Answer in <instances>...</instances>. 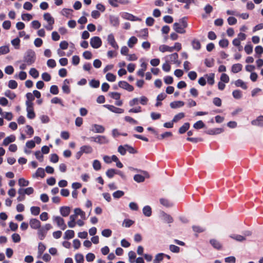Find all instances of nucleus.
<instances>
[{
	"instance_id": "nucleus-1",
	"label": "nucleus",
	"mask_w": 263,
	"mask_h": 263,
	"mask_svg": "<svg viewBox=\"0 0 263 263\" xmlns=\"http://www.w3.org/2000/svg\"><path fill=\"white\" fill-rule=\"evenodd\" d=\"M35 60V53L32 50H28L24 56V62L28 65L32 64Z\"/></svg>"
},
{
	"instance_id": "nucleus-2",
	"label": "nucleus",
	"mask_w": 263,
	"mask_h": 263,
	"mask_svg": "<svg viewBox=\"0 0 263 263\" xmlns=\"http://www.w3.org/2000/svg\"><path fill=\"white\" fill-rule=\"evenodd\" d=\"M165 60L169 63H173L179 66L180 62L178 60V55L177 53H174L165 57Z\"/></svg>"
},
{
	"instance_id": "nucleus-3",
	"label": "nucleus",
	"mask_w": 263,
	"mask_h": 263,
	"mask_svg": "<svg viewBox=\"0 0 263 263\" xmlns=\"http://www.w3.org/2000/svg\"><path fill=\"white\" fill-rule=\"evenodd\" d=\"M90 44L93 48L97 49L101 47L102 41L98 36H94L90 39Z\"/></svg>"
},
{
	"instance_id": "nucleus-4",
	"label": "nucleus",
	"mask_w": 263,
	"mask_h": 263,
	"mask_svg": "<svg viewBox=\"0 0 263 263\" xmlns=\"http://www.w3.org/2000/svg\"><path fill=\"white\" fill-rule=\"evenodd\" d=\"M143 175L137 174L134 177V179L137 182H142L145 180V178L149 177V175L147 172L141 171Z\"/></svg>"
},
{
	"instance_id": "nucleus-5",
	"label": "nucleus",
	"mask_w": 263,
	"mask_h": 263,
	"mask_svg": "<svg viewBox=\"0 0 263 263\" xmlns=\"http://www.w3.org/2000/svg\"><path fill=\"white\" fill-rule=\"evenodd\" d=\"M53 221L57 223V226L62 230H64L66 228V225L65 223L64 220L60 216H55L53 218Z\"/></svg>"
},
{
	"instance_id": "nucleus-6",
	"label": "nucleus",
	"mask_w": 263,
	"mask_h": 263,
	"mask_svg": "<svg viewBox=\"0 0 263 263\" xmlns=\"http://www.w3.org/2000/svg\"><path fill=\"white\" fill-rule=\"evenodd\" d=\"M104 106L105 107H106V108H107L110 111H111V112L116 113V114H122L124 112L123 109L120 108H118L117 107H115L114 105L106 104V105H104Z\"/></svg>"
},
{
	"instance_id": "nucleus-7",
	"label": "nucleus",
	"mask_w": 263,
	"mask_h": 263,
	"mask_svg": "<svg viewBox=\"0 0 263 263\" xmlns=\"http://www.w3.org/2000/svg\"><path fill=\"white\" fill-rule=\"evenodd\" d=\"M107 40L108 44H109L112 48H114L115 49H118L119 48V46L115 41L113 34H109L107 36Z\"/></svg>"
},
{
	"instance_id": "nucleus-8",
	"label": "nucleus",
	"mask_w": 263,
	"mask_h": 263,
	"mask_svg": "<svg viewBox=\"0 0 263 263\" xmlns=\"http://www.w3.org/2000/svg\"><path fill=\"white\" fill-rule=\"evenodd\" d=\"M118 84L120 87L127 90L129 92L133 91L134 89V87L126 81H120Z\"/></svg>"
},
{
	"instance_id": "nucleus-9",
	"label": "nucleus",
	"mask_w": 263,
	"mask_h": 263,
	"mask_svg": "<svg viewBox=\"0 0 263 263\" xmlns=\"http://www.w3.org/2000/svg\"><path fill=\"white\" fill-rule=\"evenodd\" d=\"M90 130L95 133H103L105 131V128L101 125L95 124L91 126Z\"/></svg>"
},
{
	"instance_id": "nucleus-10",
	"label": "nucleus",
	"mask_w": 263,
	"mask_h": 263,
	"mask_svg": "<svg viewBox=\"0 0 263 263\" xmlns=\"http://www.w3.org/2000/svg\"><path fill=\"white\" fill-rule=\"evenodd\" d=\"M30 227L33 229H39L41 227L40 221L35 218H32L29 221Z\"/></svg>"
},
{
	"instance_id": "nucleus-11",
	"label": "nucleus",
	"mask_w": 263,
	"mask_h": 263,
	"mask_svg": "<svg viewBox=\"0 0 263 263\" xmlns=\"http://www.w3.org/2000/svg\"><path fill=\"white\" fill-rule=\"evenodd\" d=\"M96 143L100 144H107L109 142L108 139L104 136L98 135L96 136Z\"/></svg>"
},
{
	"instance_id": "nucleus-12",
	"label": "nucleus",
	"mask_w": 263,
	"mask_h": 263,
	"mask_svg": "<svg viewBox=\"0 0 263 263\" xmlns=\"http://www.w3.org/2000/svg\"><path fill=\"white\" fill-rule=\"evenodd\" d=\"M92 152V148L89 145H83L81 147L79 154L82 155L83 153L90 154Z\"/></svg>"
},
{
	"instance_id": "nucleus-13",
	"label": "nucleus",
	"mask_w": 263,
	"mask_h": 263,
	"mask_svg": "<svg viewBox=\"0 0 263 263\" xmlns=\"http://www.w3.org/2000/svg\"><path fill=\"white\" fill-rule=\"evenodd\" d=\"M77 215L76 213L71 215L69 217L70 220L68 222V226L70 228H73L76 226V220L77 218Z\"/></svg>"
},
{
	"instance_id": "nucleus-14",
	"label": "nucleus",
	"mask_w": 263,
	"mask_h": 263,
	"mask_svg": "<svg viewBox=\"0 0 263 263\" xmlns=\"http://www.w3.org/2000/svg\"><path fill=\"white\" fill-rule=\"evenodd\" d=\"M173 28L174 30L177 33L183 34L185 32V30H184L185 28H183L180 24L178 23H175L173 25Z\"/></svg>"
},
{
	"instance_id": "nucleus-15",
	"label": "nucleus",
	"mask_w": 263,
	"mask_h": 263,
	"mask_svg": "<svg viewBox=\"0 0 263 263\" xmlns=\"http://www.w3.org/2000/svg\"><path fill=\"white\" fill-rule=\"evenodd\" d=\"M27 106V116L29 119H32L35 117V113L33 111V105H26Z\"/></svg>"
},
{
	"instance_id": "nucleus-16",
	"label": "nucleus",
	"mask_w": 263,
	"mask_h": 263,
	"mask_svg": "<svg viewBox=\"0 0 263 263\" xmlns=\"http://www.w3.org/2000/svg\"><path fill=\"white\" fill-rule=\"evenodd\" d=\"M184 103L182 101H176L170 103V107L173 109L180 108L184 106Z\"/></svg>"
},
{
	"instance_id": "nucleus-17",
	"label": "nucleus",
	"mask_w": 263,
	"mask_h": 263,
	"mask_svg": "<svg viewBox=\"0 0 263 263\" xmlns=\"http://www.w3.org/2000/svg\"><path fill=\"white\" fill-rule=\"evenodd\" d=\"M159 200L160 203L166 208H170L173 205V203L167 199L162 198Z\"/></svg>"
},
{
	"instance_id": "nucleus-18",
	"label": "nucleus",
	"mask_w": 263,
	"mask_h": 263,
	"mask_svg": "<svg viewBox=\"0 0 263 263\" xmlns=\"http://www.w3.org/2000/svg\"><path fill=\"white\" fill-rule=\"evenodd\" d=\"M15 137L14 135H10L8 137H7L6 138L4 139L3 145L5 146L8 145L9 143L13 142L15 141Z\"/></svg>"
},
{
	"instance_id": "nucleus-19",
	"label": "nucleus",
	"mask_w": 263,
	"mask_h": 263,
	"mask_svg": "<svg viewBox=\"0 0 263 263\" xmlns=\"http://www.w3.org/2000/svg\"><path fill=\"white\" fill-rule=\"evenodd\" d=\"M70 213V208L69 206H62L60 209V213L64 217L68 216Z\"/></svg>"
},
{
	"instance_id": "nucleus-20",
	"label": "nucleus",
	"mask_w": 263,
	"mask_h": 263,
	"mask_svg": "<svg viewBox=\"0 0 263 263\" xmlns=\"http://www.w3.org/2000/svg\"><path fill=\"white\" fill-rule=\"evenodd\" d=\"M26 96L27 99V100L26 102V105H30H30H33V104L32 101L34 99V97L33 95V94L30 92H28L26 94Z\"/></svg>"
},
{
	"instance_id": "nucleus-21",
	"label": "nucleus",
	"mask_w": 263,
	"mask_h": 263,
	"mask_svg": "<svg viewBox=\"0 0 263 263\" xmlns=\"http://www.w3.org/2000/svg\"><path fill=\"white\" fill-rule=\"evenodd\" d=\"M45 176L44 170L41 167L38 168L35 174L32 175L33 178L40 177L43 178Z\"/></svg>"
},
{
	"instance_id": "nucleus-22",
	"label": "nucleus",
	"mask_w": 263,
	"mask_h": 263,
	"mask_svg": "<svg viewBox=\"0 0 263 263\" xmlns=\"http://www.w3.org/2000/svg\"><path fill=\"white\" fill-rule=\"evenodd\" d=\"M159 50L161 52H164L166 51L172 52H173V48L166 45H160L159 47Z\"/></svg>"
},
{
	"instance_id": "nucleus-23",
	"label": "nucleus",
	"mask_w": 263,
	"mask_h": 263,
	"mask_svg": "<svg viewBox=\"0 0 263 263\" xmlns=\"http://www.w3.org/2000/svg\"><path fill=\"white\" fill-rule=\"evenodd\" d=\"M69 83V81L68 80L66 79L64 81L63 85L62 86V90L64 92L66 93H69L70 92V89L68 86V84Z\"/></svg>"
},
{
	"instance_id": "nucleus-24",
	"label": "nucleus",
	"mask_w": 263,
	"mask_h": 263,
	"mask_svg": "<svg viewBox=\"0 0 263 263\" xmlns=\"http://www.w3.org/2000/svg\"><path fill=\"white\" fill-rule=\"evenodd\" d=\"M142 212L145 216L150 217L152 215V209L149 205L144 206Z\"/></svg>"
},
{
	"instance_id": "nucleus-25",
	"label": "nucleus",
	"mask_w": 263,
	"mask_h": 263,
	"mask_svg": "<svg viewBox=\"0 0 263 263\" xmlns=\"http://www.w3.org/2000/svg\"><path fill=\"white\" fill-rule=\"evenodd\" d=\"M210 243L211 245L215 249L219 250L221 248L222 246L219 242V241H218L216 239H212L210 240Z\"/></svg>"
},
{
	"instance_id": "nucleus-26",
	"label": "nucleus",
	"mask_w": 263,
	"mask_h": 263,
	"mask_svg": "<svg viewBox=\"0 0 263 263\" xmlns=\"http://www.w3.org/2000/svg\"><path fill=\"white\" fill-rule=\"evenodd\" d=\"M74 236V232L73 230H67L64 233V238L65 239H71Z\"/></svg>"
},
{
	"instance_id": "nucleus-27",
	"label": "nucleus",
	"mask_w": 263,
	"mask_h": 263,
	"mask_svg": "<svg viewBox=\"0 0 263 263\" xmlns=\"http://www.w3.org/2000/svg\"><path fill=\"white\" fill-rule=\"evenodd\" d=\"M204 77L207 79V82L210 85H212L214 84L215 74L214 73H210L209 74H205L204 76Z\"/></svg>"
},
{
	"instance_id": "nucleus-28",
	"label": "nucleus",
	"mask_w": 263,
	"mask_h": 263,
	"mask_svg": "<svg viewBox=\"0 0 263 263\" xmlns=\"http://www.w3.org/2000/svg\"><path fill=\"white\" fill-rule=\"evenodd\" d=\"M230 237L232 239H235V240L239 242H241L246 240L245 236L240 235L233 234L231 235Z\"/></svg>"
},
{
	"instance_id": "nucleus-29",
	"label": "nucleus",
	"mask_w": 263,
	"mask_h": 263,
	"mask_svg": "<svg viewBox=\"0 0 263 263\" xmlns=\"http://www.w3.org/2000/svg\"><path fill=\"white\" fill-rule=\"evenodd\" d=\"M44 19L48 22V24H54V18L51 16L50 13H45L43 15Z\"/></svg>"
},
{
	"instance_id": "nucleus-30",
	"label": "nucleus",
	"mask_w": 263,
	"mask_h": 263,
	"mask_svg": "<svg viewBox=\"0 0 263 263\" xmlns=\"http://www.w3.org/2000/svg\"><path fill=\"white\" fill-rule=\"evenodd\" d=\"M223 132V129L221 128H216L210 129L207 132L209 135H217Z\"/></svg>"
},
{
	"instance_id": "nucleus-31",
	"label": "nucleus",
	"mask_w": 263,
	"mask_h": 263,
	"mask_svg": "<svg viewBox=\"0 0 263 263\" xmlns=\"http://www.w3.org/2000/svg\"><path fill=\"white\" fill-rule=\"evenodd\" d=\"M242 66L241 64L238 63L232 65V71L233 73H237L242 70Z\"/></svg>"
},
{
	"instance_id": "nucleus-32",
	"label": "nucleus",
	"mask_w": 263,
	"mask_h": 263,
	"mask_svg": "<svg viewBox=\"0 0 263 263\" xmlns=\"http://www.w3.org/2000/svg\"><path fill=\"white\" fill-rule=\"evenodd\" d=\"M74 213H76L77 216L80 215L83 219L85 220L86 219L85 213L81 209L76 208L74 210Z\"/></svg>"
},
{
	"instance_id": "nucleus-33",
	"label": "nucleus",
	"mask_w": 263,
	"mask_h": 263,
	"mask_svg": "<svg viewBox=\"0 0 263 263\" xmlns=\"http://www.w3.org/2000/svg\"><path fill=\"white\" fill-rule=\"evenodd\" d=\"M109 20L111 24L114 26H118L119 24V20L118 17L116 16H110Z\"/></svg>"
},
{
	"instance_id": "nucleus-34",
	"label": "nucleus",
	"mask_w": 263,
	"mask_h": 263,
	"mask_svg": "<svg viewBox=\"0 0 263 263\" xmlns=\"http://www.w3.org/2000/svg\"><path fill=\"white\" fill-rule=\"evenodd\" d=\"M138 42L137 39L135 36H132L128 40L127 45L129 48H133Z\"/></svg>"
},
{
	"instance_id": "nucleus-35",
	"label": "nucleus",
	"mask_w": 263,
	"mask_h": 263,
	"mask_svg": "<svg viewBox=\"0 0 263 263\" xmlns=\"http://www.w3.org/2000/svg\"><path fill=\"white\" fill-rule=\"evenodd\" d=\"M263 116L259 117L256 120H253L252 124L256 126H262L263 125Z\"/></svg>"
},
{
	"instance_id": "nucleus-36",
	"label": "nucleus",
	"mask_w": 263,
	"mask_h": 263,
	"mask_svg": "<svg viewBox=\"0 0 263 263\" xmlns=\"http://www.w3.org/2000/svg\"><path fill=\"white\" fill-rule=\"evenodd\" d=\"M235 85L237 87H240L244 89H247V86L241 80L238 79L235 82Z\"/></svg>"
},
{
	"instance_id": "nucleus-37",
	"label": "nucleus",
	"mask_w": 263,
	"mask_h": 263,
	"mask_svg": "<svg viewBox=\"0 0 263 263\" xmlns=\"http://www.w3.org/2000/svg\"><path fill=\"white\" fill-rule=\"evenodd\" d=\"M47 232L43 228H39L37 231V235L40 240L44 239L46 235Z\"/></svg>"
},
{
	"instance_id": "nucleus-38",
	"label": "nucleus",
	"mask_w": 263,
	"mask_h": 263,
	"mask_svg": "<svg viewBox=\"0 0 263 263\" xmlns=\"http://www.w3.org/2000/svg\"><path fill=\"white\" fill-rule=\"evenodd\" d=\"M190 127L189 123H185L179 129V133L181 134L184 133Z\"/></svg>"
},
{
	"instance_id": "nucleus-39",
	"label": "nucleus",
	"mask_w": 263,
	"mask_h": 263,
	"mask_svg": "<svg viewBox=\"0 0 263 263\" xmlns=\"http://www.w3.org/2000/svg\"><path fill=\"white\" fill-rule=\"evenodd\" d=\"M192 45L193 48L195 50H199L201 48V44L200 42L196 39L193 40L192 42Z\"/></svg>"
},
{
	"instance_id": "nucleus-40",
	"label": "nucleus",
	"mask_w": 263,
	"mask_h": 263,
	"mask_svg": "<svg viewBox=\"0 0 263 263\" xmlns=\"http://www.w3.org/2000/svg\"><path fill=\"white\" fill-rule=\"evenodd\" d=\"M18 183L20 186L23 187L28 186L29 184V182L24 178H21L18 179Z\"/></svg>"
},
{
	"instance_id": "nucleus-41",
	"label": "nucleus",
	"mask_w": 263,
	"mask_h": 263,
	"mask_svg": "<svg viewBox=\"0 0 263 263\" xmlns=\"http://www.w3.org/2000/svg\"><path fill=\"white\" fill-rule=\"evenodd\" d=\"M92 167L96 171H99L101 168V164L98 160H95L92 163Z\"/></svg>"
},
{
	"instance_id": "nucleus-42",
	"label": "nucleus",
	"mask_w": 263,
	"mask_h": 263,
	"mask_svg": "<svg viewBox=\"0 0 263 263\" xmlns=\"http://www.w3.org/2000/svg\"><path fill=\"white\" fill-rule=\"evenodd\" d=\"M184 116H185V115L183 112H180L174 116V117L172 120V122H177L179 120L183 118L184 117Z\"/></svg>"
},
{
	"instance_id": "nucleus-43",
	"label": "nucleus",
	"mask_w": 263,
	"mask_h": 263,
	"mask_svg": "<svg viewBox=\"0 0 263 263\" xmlns=\"http://www.w3.org/2000/svg\"><path fill=\"white\" fill-rule=\"evenodd\" d=\"M172 136V134L171 132H166L160 135H158V134L157 135V137L159 139H165V138H166L168 137H170Z\"/></svg>"
},
{
	"instance_id": "nucleus-44",
	"label": "nucleus",
	"mask_w": 263,
	"mask_h": 263,
	"mask_svg": "<svg viewBox=\"0 0 263 263\" xmlns=\"http://www.w3.org/2000/svg\"><path fill=\"white\" fill-rule=\"evenodd\" d=\"M29 74L33 78H37L39 76L38 71L34 68H31L29 71Z\"/></svg>"
},
{
	"instance_id": "nucleus-45",
	"label": "nucleus",
	"mask_w": 263,
	"mask_h": 263,
	"mask_svg": "<svg viewBox=\"0 0 263 263\" xmlns=\"http://www.w3.org/2000/svg\"><path fill=\"white\" fill-rule=\"evenodd\" d=\"M74 259L77 263H84V257L81 254H77Z\"/></svg>"
},
{
	"instance_id": "nucleus-46",
	"label": "nucleus",
	"mask_w": 263,
	"mask_h": 263,
	"mask_svg": "<svg viewBox=\"0 0 263 263\" xmlns=\"http://www.w3.org/2000/svg\"><path fill=\"white\" fill-rule=\"evenodd\" d=\"M72 12L73 10L72 9L64 8L62 10L61 13L62 15L68 17L72 14Z\"/></svg>"
},
{
	"instance_id": "nucleus-47",
	"label": "nucleus",
	"mask_w": 263,
	"mask_h": 263,
	"mask_svg": "<svg viewBox=\"0 0 263 263\" xmlns=\"http://www.w3.org/2000/svg\"><path fill=\"white\" fill-rule=\"evenodd\" d=\"M30 211L32 215L36 216L40 214V208L39 206H32L30 208Z\"/></svg>"
},
{
	"instance_id": "nucleus-48",
	"label": "nucleus",
	"mask_w": 263,
	"mask_h": 263,
	"mask_svg": "<svg viewBox=\"0 0 263 263\" xmlns=\"http://www.w3.org/2000/svg\"><path fill=\"white\" fill-rule=\"evenodd\" d=\"M116 173L117 171L116 170L110 168L106 171V174L108 177L111 178H112L115 174H116Z\"/></svg>"
},
{
	"instance_id": "nucleus-49",
	"label": "nucleus",
	"mask_w": 263,
	"mask_h": 263,
	"mask_svg": "<svg viewBox=\"0 0 263 263\" xmlns=\"http://www.w3.org/2000/svg\"><path fill=\"white\" fill-rule=\"evenodd\" d=\"M5 95L11 100H13L16 97V95L9 90L5 92Z\"/></svg>"
},
{
	"instance_id": "nucleus-50",
	"label": "nucleus",
	"mask_w": 263,
	"mask_h": 263,
	"mask_svg": "<svg viewBox=\"0 0 263 263\" xmlns=\"http://www.w3.org/2000/svg\"><path fill=\"white\" fill-rule=\"evenodd\" d=\"M193 127L197 129H200L204 127V124L202 121L199 120L194 124Z\"/></svg>"
},
{
	"instance_id": "nucleus-51",
	"label": "nucleus",
	"mask_w": 263,
	"mask_h": 263,
	"mask_svg": "<svg viewBox=\"0 0 263 263\" xmlns=\"http://www.w3.org/2000/svg\"><path fill=\"white\" fill-rule=\"evenodd\" d=\"M233 96L235 99H239L242 97L241 91L239 90H235L233 91Z\"/></svg>"
},
{
	"instance_id": "nucleus-52",
	"label": "nucleus",
	"mask_w": 263,
	"mask_h": 263,
	"mask_svg": "<svg viewBox=\"0 0 263 263\" xmlns=\"http://www.w3.org/2000/svg\"><path fill=\"white\" fill-rule=\"evenodd\" d=\"M106 79L109 82H114L116 81V76L111 73H107L106 75Z\"/></svg>"
},
{
	"instance_id": "nucleus-53",
	"label": "nucleus",
	"mask_w": 263,
	"mask_h": 263,
	"mask_svg": "<svg viewBox=\"0 0 263 263\" xmlns=\"http://www.w3.org/2000/svg\"><path fill=\"white\" fill-rule=\"evenodd\" d=\"M128 257H129V260L130 263H133L134 262V260L136 257V255L135 252L134 251H129L128 252Z\"/></svg>"
},
{
	"instance_id": "nucleus-54",
	"label": "nucleus",
	"mask_w": 263,
	"mask_h": 263,
	"mask_svg": "<svg viewBox=\"0 0 263 263\" xmlns=\"http://www.w3.org/2000/svg\"><path fill=\"white\" fill-rule=\"evenodd\" d=\"M164 255L163 253H159L155 256V258L154 260V263H159L160 261L163 259V257Z\"/></svg>"
},
{
	"instance_id": "nucleus-55",
	"label": "nucleus",
	"mask_w": 263,
	"mask_h": 263,
	"mask_svg": "<svg viewBox=\"0 0 263 263\" xmlns=\"http://www.w3.org/2000/svg\"><path fill=\"white\" fill-rule=\"evenodd\" d=\"M112 231L109 229H104L102 231V235L106 237H108L111 236Z\"/></svg>"
},
{
	"instance_id": "nucleus-56",
	"label": "nucleus",
	"mask_w": 263,
	"mask_h": 263,
	"mask_svg": "<svg viewBox=\"0 0 263 263\" xmlns=\"http://www.w3.org/2000/svg\"><path fill=\"white\" fill-rule=\"evenodd\" d=\"M89 85L93 88H98L100 85V82L98 80H92L89 82Z\"/></svg>"
},
{
	"instance_id": "nucleus-57",
	"label": "nucleus",
	"mask_w": 263,
	"mask_h": 263,
	"mask_svg": "<svg viewBox=\"0 0 263 263\" xmlns=\"http://www.w3.org/2000/svg\"><path fill=\"white\" fill-rule=\"evenodd\" d=\"M124 194V192L122 191H117L113 193L112 196L115 198H119L123 196Z\"/></svg>"
},
{
	"instance_id": "nucleus-58",
	"label": "nucleus",
	"mask_w": 263,
	"mask_h": 263,
	"mask_svg": "<svg viewBox=\"0 0 263 263\" xmlns=\"http://www.w3.org/2000/svg\"><path fill=\"white\" fill-rule=\"evenodd\" d=\"M169 249L173 253H179L180 251L179 247L173 245H171L169 246Z\"/></svg>"
},
{
	"instance_id": "nucleus-59",
	"label": "nucleus",
	"mask_w": 263,
	"mask_h": 263,
	"mask_svg": "<svg viewBox=\"0 0 263 263\" xmlns=\"http://www.w3.org/2000/svg\"><path fill=\"white\" fill-rule=\"evenodd\" d=\"M18 77L21 80H24L27 78V73L25 71H21L18 75H15V78Z\"/></svg>"
},
{
	"instance_id": "nucleus-60",
	"label": "nucleus",
	"mask_w": 263,
	"mask_h": 263,
	"mask_svg": "<svg viewBox=\"0 0 263 263\" xmlns=\"http://www.w3.org/2000/svg\"><path fill=\"white\" fill-rule=\"evenodd\" d=\"M124 120L132 124L135 125L138 123L137 121L129 116H125Z\"/></svg>"
},
{
	"instance_id": "nucleus-61",
	"label": "nucleus",
	"mask_w": 263,
	"mask_h": 263,
	"mask_svg": "<svg viewBox=\"0 0 263 263\" xmlns=\"http://www.w3.org/2000/svg\"><path fill=\"white\" fill-rule=\"evenodd\" d=\"M118 152L121 155H125L126 152V147L125 146V145H120L118 148Z\"/></svg>"
},
{
	"instance_id": "nucleus-62",
	"label": "nucleus",
	"mask_w": 263,
	"mask_h": 263,
	"mask_svg": "<svg viewBox=\"0 0 263 263\" xmlns=\"http://www.w3.org/2000/svg\"><path fill=\"white\" fill-rule=\"evenodd\" d=\"M46 249V247L42 243V242H40L39 243V246H38V252L41 255L43 254V253L44 252V251Z\"/></svg>"
},
{
	"instance_id": "nucleus-63",
	"label": "nucleus",
	"mask_w": 263,
	"mask_h": 263,
	"mask_svg": "<svg viewBox=\"0 0 263 263\" xmlns=\"http://www.w3.org/2000/svg\"><path fill=\"white\" fill-rule=\"evenodd\" d=\"M163 219L165 222H166L167 223H171L173 222V219L170 215H167L165 213H164L163 215Z\"/></svg>"
},
{
	"instance_id": "nucleus-64",
	"label": "nucleus",
	"mask_w": 263,
	"mask_h": 263,
	"mask_svg": "<svg viewBox=\"0 0 263 263\" xmlns=\"http://www.w3.org/2000/svg\"><path fill=\"white\" fill-rule=\"evenodd\" d=\"M17 86V82L14 80H10L8 83V87L11 89H15Z\"/></svg>"
}]
</instances>
